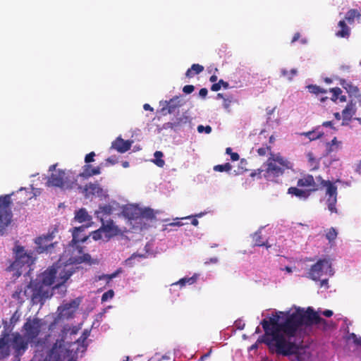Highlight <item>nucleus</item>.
I'll list each match as a JSON object with an SVG mask.
<instances>
[{"mask_svg": "<svg viewBox=\"0 0 361 361\" xmlns=\"http://www.w3.org/2000/svg\"><path fill=\"white\" fill-rule=\"evenodd\" d=\"M240 157L239 154L237 152H233L231 154V159L232 161H235L239 159Z\"/></svg>", "mask_w": 361, "mask_h": 361, "instance_id": "obj_63", "label": "nucleus"}, {"mask_svg": "<svg viewBox=\"0 0 361 361\" xmlns=\"http://www.w3.org/2000/svg\"><path fill=\"white\" fill-rule=\"evenodd\" d=\"M323 133L318 132L317 130H311L305 133H301V135H304L307 137L310 140H315L319 139L323 136Z\"/></svg>", "mask_w": 361, "mask_h": 361, "instance_id": "obj_34", "label": "nucleus"}, {"mask_svg": "<svg viewBox=\"0 0 361 361\" xmlns=\"http://www.w3.org/2000/svg\"><path fill=\"white\" fill-rule=\"evenodd\" d=\"M33 290L32 288V281L28 283L18 286L12 294V298L17 300L20 304H23L26 300L30 299L32 302Z\"/></svg>", "mask_w": 361, "mask_h": 361, "instance_id": "obj_13", "label": "nucleus"}, {"mask_svg": "<svg viewBox=\"0 0 361 361\" xmlns=\"http://www.w3.org/2000/svg\"><path fill=\"white\" fill-rule=\"evenodd\" d=\"M136 257H142V255H137L135 254L132 255L129 258H128L127 259L125 260V264L128 267H133V260Z\"/></svg>", "mask_w": 361, "mask_h": 361, "instance_id": "obj_54", "label": "nucleus"}, {"mask_svg": "<svg viewBox=\"0 0 361 361\" xmlns=\"http://www.w3.org/2000/svg\"><path fill=\"white\" fill-rule=\"evenodd\" d=\"M329 91L333 94L331 98V101L336 102L338 99L339 95L341 94L342 90L340 87L330 88Z\"/></svg>", "mask_w": 361, "mask_h": 361, "instance_id": "obj_42", "label": "nucleus"}, {"mask_svg": "<svg viewBox=\"0 0 361 361\" xmlns=\"http://www.w3.org/2000/svg\"><path fill=\"white\" fill-rule=\"evenodd\" d=\"M339 83L343 88L345 90L350 97H355L356 98L361 97L360 89L352 82H348L343 78H341L339 79Z\"/></svg>", "mask_w": 361, "mask_h": 361, "instance_id": "obj_18", "label": "nucleus"}, {"mask_svg": "<svg viewBox=\"0 0 361 361\" xmlns=\"http://www.w3.org/2000/svg\"><path fill=\"white\" fill-rule=\"evenodd\" d=\"M34 258L31 254L25 252L23 247L17 246L16 249V259L8 267L9 271H16L15 275L20 276L23 271H29L30 266L34 263Z\"/></svg>", "mask_w": 361, "mask_h": 361, "instance_id": "obj_5", "label": "nucleus"}, {"mask_svg": "<svg viewBox=\"0 0 361 361\" xmlns=\"http://www.w3.org/2000/svg\"><path fill=\"white\" fill-rule=\"evenodd\" d=\"M355 103L353 100H350L342 111L343 118L345 121H350L353 116L355 114Z\"/></svg>", "mask_w": 361, "mask_h": 361, "instance_id": "obj_22", "label": "nucleus"}, {"mask_svg": "<svg viewBox=\"0 0 361 361\" xmlns=\"http://www.w3.org/2000/svg\"><path fill=\"white\" fill-rule=\"evenodd\" d=\"M350 337L353 338V343L357 345H361V337H357L354 333L350 335Z\"/></svg>", "mask_w": 361, "mask_h": 361, "instance_id": "obj_57", "label": "nucleus"}, {"mask_svg": "<svg viewBox=\"0 0 361 361\" xmlns=\"http://www.w3.org/2000/svg\"><path fill=\"white\" fill-rule=\"evenodd\" d=\"M270 155L263 164L262 169H258V173H263V176L267 180L275 181L276 178L284 173L285 170L292 169L293 164L279 154Z\"/></svg>", "mask_w": 361, "mask_h": 361, "instance_id": "obj_3", "label": "nucleus"}, {"mask_svg": "<svg viewBox=\"0 0 361 361\" xmlns=\"http://www.w3.org/2000/svg\"><path fill=\"white\" fill-rule=\"evenodd\" d=\"M101 228L107 238L117 235L121 232V230L114 224L113 220L107 221L106 224L102 221Z\"/></svg>", "mask_w": 361, "mask_h": 361, "instance_id": "obj_16", "label": "nucleus"}, {"mask_svg": "<svg viewBox=\"0 0 361 361\" xmlns=\"http://www.w3.org/2000/svg\"><path fill=\"white\" fill-rule=\"evenodd\" d=\"M75 219L79 223L90 222L92 216L89 215L85 209L81 208L75 212Z\"/></svg>", "mask_w": 361, "mask_h": 361, "instance_id": "obj_25", "label": "nucleus"}, {"mask_svg": "<svg viewBox=\"0 0 361 361\" xmlns=\"http://www.w3.org/2000/svg\"><path fill=\"white\" fill-rule=\"evenodd\" d=\"M319 281H320V286L321 287L325 286L326 288H329L328 279H321Z\"/></svg>", "mask_w": 361, "mask_h": 361, "instance_id": "obj_62", "label": "nucleus"}, {"mask_svg": "<svg viewBox=\"0 0 361 361\" xmlns=\"http://www.w3.org/2000/svg\"><path fill=\"white\" fill-rule=\"evenodd\" d=\"M88 336L89 332L87 331H85L80 336V337L78 339H77L76 342L78 343H81L82 345H84V343L86 341Z\"/></svg>", "mask_w": 361, "mask_h": 361, "instance_id": "obj_50", "label": "nucleus"}, {"mask_svg": "<svg viewBox=\"0 0 361 361\" xmlns=\"http://www.w3.org/2000/svg\"><path fill=\"white\" fill-rule=\"evenodd\" d=\"M25 195L24 200L18 201V203L20 204H25L27 203L28 200H30L32 197V193L28 192L25 188H20L16 193V197L18 199H21L22 197Z\"/></svg>", "mask_w": 361, "mask_h": 361, "instance_id": "obj_31", "label": "nucleus"}, {"mask_svg": "<svg viewBox=\"0 0 361 361\" xmlns=\"http://www.w3.org/2000/svg\"><path fill=\"white\" fill-rule=\"evenodd\" d=\"M307 274L310 279L315 281H319L324 276H333L331 262L327 259H319L311 266Z\"/></svg>", "mask_w": 361, "mask_h": 361, "instance_id": "obj_8", "label": "nucleus"}, {"mask_svg": "<svg viewBox=\"0 0 361 361\" xmlns=\"http://www.w3.org/2000/svg\"><path fill=\"white\" fill-rule=\"evenodd\" d=\"M288 193L292 195H295L300 198L307 199L310 195L308 191H305L301 189H299L296 187H290L288 190Z\"/></svg>", "mask_w": 361, "mask_h": 361, "instance_id": "obj_30", "label": "nucleus"}, {"mask_svg": "<svg viewBox=\"0 0 361 361\" xmlns=\"http://www.w3.org/2000/svg\"><path fill=\"white\" fill-rule=\"evenodd\" d=\"M133 141L124 140L121 137H117L111 143V148L116 149L120 153H125L131 147Z\"/></svg>", "mask_w": 361, "mask_h": 361, "instance_id": "obj_17", "label": "nucleus"}, {"mask_svg": "<svg viewBox=\"0 0 361 361\" xmlns=\"http://www.w3.org/2000/svg\"><path fill=\"white\" fill-rule=\"evenodd\" d=\"M44 324V322L41 319L37 317H29L22 326L23 336L25 338L28 339V341H30V344H32L35 347L43 348L45 344L46 338H38Z\"/></svg>", "mask_w": 361, "mask_h": 361, "instance_id": "obj_4", "label": "nucleus"}, {"mask_svg": "<svg viewBox=\"0 0 361 361\" xmlns=\"http://www.w3.org/2000/svg\"><path fill=\"white\" fill-rule=\"evenodd\" d=\"M268 151H271V147L267 146L266 147H260L257 149V153L259 156H264Z\"/></svg>", "mask_w": 361, "mask_h": 361, "instance_id": "obj_55", "label": "nucleus"}, {"mask_svg": "<svg viewBox=\"0 0 361 361\" xmlns=\"http://www.w3.org/2000/svg\"><path fill=\"white\" fill-rule=\"evenodd\" d=\"M197 279V275L195 274L191 277H185L179 280L178 283L181 286H185L186 283L193 284Z\"/></svg>", "mask_w": 361, "mask_h": 361, "instance_id": "obj_41", "label": "nucleus"}, {"mask_svg": "<svg viewBox=\"0 0 361 361\" xmlns=\"http://www.w3.org/2000/svg\"><path fill=\"white\" fill-rule=\"evenodd\" d=\"M85 228V227L84 226H79V227L74 228V230H73V241H74V242H78V241L84 242V241L86 240L87 238H83L82 239H75L77 238V236H78V233L80 232V231H83Z\"/></svg>", "mask_w": 361, "mask_h": 361, "instance_id": "obj_43", "label": "nucleus"}, {"mask_svg": "<svg viewBox=\"0 0 361 361\" xmlns=\"http://www.w3.org/2000/svg\"><path fill=\"white\" fill-rule=\"evenodd\" d=\"M95 157V153L94 152H91L87 154L85 157V162L88 164L89 163L93 162L94 161V157Z\"/></svg>", "mask_w": 361, "mask_h": 361, "instance_id": "obj_52", "label": "nucleus"}, {"mask_svg": "<svg viewBox=\"0 0 361 361\" xmlns=\"http://www.w3.org/2000/svg\"><path fill=\"white\" fill-rule=\"evenodd\" d=\"M204 71V67L202 65L194 63L188 68L185 73V77L192 78L195 75H197Z\"/></svg>", "mask_w": 361, "mask_h": 361, "instance_id": "obj_29", "label": "nucleus"}, {"mask_svg": "<svg viewBox=\"0 0 361 361\" xmlns=\"http://www.w3.org/2000/svg\"><path fill=\"white\" fill-rule=\"evenodd\" d=\"M102 233H104V232L102 230V228H99L97 231H93L92 233V238L94 240H98L102 239Z\"/></svg>", "mask_w": 361, "mask_h": 361, "instance_id": "obj_49", "label": "nucleus"}, {"mask_svg": "<svg viewBox=\"0 0 361 361\" xmlns=\"http://www.w3.org/2000/svg\"><path fill=\"white\" fill-rule=\"evenodd\" d=\"M154 156L155 158L154 163L159 167H163L165 164L164 160L162 159V157L164 156L163 153L161 151H156Z\"/></svg>", "mask_w": 361, "mask_h": 361, "instance_id": "obj_36", "label": "nucleus"}, {"mask_svg": "<svg viewBox=\"0 0 361 361\" xmlns=\"http://www.w3.org/2000/svg\"><path fill=\"white\" fill-rule=\"evenodd\" d=\"M9 334L2 332L0 337V360L5 359L10 355Z\"/></svg>", "mask_w": 361, "mask_h": 361, "instance_id": "obj_14", "label": "nucleus"}, {"mask_svg": "<svg viewBox=\"0 0 361 361\" xmlns=\"http://www.w3.org/2000/svg\"><path fill=\"white\" fill-rule=\"evenodd\" d=\"M65 351L64 341L63 339L57 340L50 349L49 356L58 361L65 354Z\"/></svg>", "mask_w": 361, "mask_h": 361, "instance_id": "obj_15", "label": "nucleus"}, {"mask_svg": "<svg viewBox=\"0 0 361 361\" xmlns=\"http://www.w3.org/2000/svg\"><path fill=\"white\" fill-rule=\"evenodd\" d=\"M166 106L161 109V111L164 112L167 110L168 114H173L176 109H179L182 106V103L179 99V97L176 96L169 101H165Z\"/></svg>", "mask_w": 361, "mask_h": 361, "instance_id": "obj_19", "label": "nucleus"}, {"mask_svg": "<svg viewBox=\"0 0 361 361\" xmlns=\"http://www.w3.org/2000/svg\"><path fill=\"white\" fill-rule=\"evenodd\" d=\"M338 25L340 27V30L336 32V35L338 37L348 38L350 36V30L345 20H340Z\"/></svg>", "mask_w": 361, "mask_h": 361, "instance_id": "obj_26", "label": "nucleus"}, {"mask_svg": "<svg viewBox=\"0 0 361 361\" xmlns=\"http://www.w3.org/2000/svg\"><path fill=\"white\" fill-rule=\"evenodd\" d=\"M187 117H180L179 118H177L176 121L174 122H169L166 123V126L169 128H174L176 127L180 126L182 125V123H185L187 122Z\"/></svg>", "mask_w": 361, "mask_h": 361, "instance_id": "obj_39", "label": "nucleus"}, {"mask_svg": "<svg viewBox=\"0 0 361 361\" xmlns=\"http://www.w3.org/2000/svg\"><path fill=\"white\" fill-rule=\"evenodd\" d=\"M11 340V347L14 350V356L16 361H20V357L25 353L28 348L30 341L25 338L23 335L18 332L12 334Z\"/></svg>", "mask_w": 361, "mask_h": 361, "instance_id": "obj_11", "label": "nucleus"}, {"mask_svg": "<svg viewBox=\"0 0 361 361\" xmlns=\"http://www.w3.org/2000/svg\"><path fill=\"white\" fill-rule=\"evenodd\" d=\"M102 188L97 183H90L89 184L85 185L83 188V192L85 193V196H88L90 195H99L102 193Z\"/></svg>", "mask_w": 361, "mask_h": 361, "instance_id": "obj_23", "label": "nucleus"}, {"mask_svg": "<svg viewBox=\"0 0 361 361\" xmlns=\"http://www.w3.org/2000/svg\"><path fill=\"white\" fill-rule=\"evenodd\" d=\"M341 142L337 140L336 137H334V139L331 141V142L327 143L326 152L327 154H330L333 152L338 151L340 148Z\"/></svg>", "mask_w": 361, "mask_h": 361, "instance_id": "obj_33", "label": "nucleus"}, {"mask_svg": "<svg viewBox=\"0 0 361 361\" xmlns=\"http://www.w3.org/2000/svg\"><path fill=\"white\" fill-rule=\"evenodd\" d=\"M321 180V185L326 188V195L328 196L326 203L329 210L331 213H337L336 204L337 202V187L330 180H322L320 176L317 178Z\"/></svg>", "mask_w": 361, "mask_h": 361, "instance_id": "obj_12", "label": "nucleus"}, {"mask_svg": "<svg viewBox=\"0 0 361 361\" xmlns=\"http://www.w3.org/2000/svg\"><path fill=\"white\" fill-rule=\"evenodd\" d=\"M232 166L230 163H225L224 164H219L214 166V170L218 172H228L231 170Z\"/></svg>", "mask_w": 361, "mask_h": 361, "instance_id": "obj_38", "label": "nucleus"}, {"mask_svg": "<svg viewBox=\"0 0 361 361\" xmlns=\"http://www.w3.org/2000/svg\"><path fill=\"white\" fill-rule=\"evenodd\" d=\"M101 173L100 166L92 167L90 164H85L82 167V171L79 174V176L84 178H88L94 175Z\"/></svg>", "mask_w": 361, "mask_h": 361, "instance_id": "obj_20", "label": "nucleus"}, {"mask_svg": "<svg viewBox=\"0 0 361 361\" xmlns=\"http://www.w3.org/2000/svg\"><path fill=\"white\" fill-rule=\"evenodd\" d=\"M361 17L360 13L357 9H350L345 14V20L349 23H353L355 18H360Z\"/></svg>", "mask_w": 361, "mask_h": 361, "instance_id": "obj_32", "label": "nucleus"}, {"mask_svg": "<svg viewBox=\"0 0 361 361\" xmlns=\"http://www.w3.org/2000/svg\"><path fill=\"white\" fill-rule=\"evenodd\" d=\"M195 90V87L192 85H185L183 88V92L185 94H190Z\"/></svg>", "mask_w": 361, "mask_h": 361, "instance_id": "obj_56", "label": "nucleus"}, {"mask_svg": "<svg viewBox=\"0 0 361 361\" xmlns=\"http://www.w3.org/2000/svg\"><path fill=\"white\" fill-rule=\"evenodd\" d=\"M78 305L76 304L75 300H72L70 302L65 303L58 307V311L59 312V314L61 317H68L72 313V312H69V310L72 308L75 309L77 307Z\"/></svg>", "mask_w": 361, "mask_h": 361, "instance_id": "obj_24", "label": "nucleus"}, {"mask_svg": "<svg viewBox=\"0 0 361 361\" xmlns=\"http://www.w3.org/2000/svg\"><path fill=\"white\" fill-rule=\"evenodd\" d=\"M298 187H313L311 191H317L318 188H316L315 181L314 177L312 175H306L302 178H300L297 183Z\"/></svg>", "mask_w": 361, "mask_h": 361, "instance_id": "obj_21", "label": "nucleus"}, {"mask_svg": "<svg viewBox=\"0 0 361 361\" xmlns=\"http://www.w3.org/2000/svg\"><path fill=\"white\" fill-rule=\"evenodd\" d=\"M73 273L74 270L72 268H68L67 266L61 269V267L53 265L42 273L35 281L49 286L56 282V283L53 286L52 290L61 288L65 292L66 289L64 283Z\"/></svg>", "mask_w": 361, "mask_h": 361, "instance_id": "obj_2", "label": "nucleus"}, {"mask_svg": "<svg viewBox=\"0 0 361 361\" xmlns=\"http://www.w3.org/2000/svg\"><path fill=\"white\" fill-rule=\"evenodd\" d=\"M121 272V269H118L111 274H102L101 276H99L97 280L100 281V280L105 279V280H106V282L109 283L111 279H113L114 278L117 276L118 274Z\"/></svg>", "mask_w": 361, "mask_h": 361, "instance_id": "obj_37", "label": "nucleus"}, {"mask_svg": "<svg viewBox=\"0 0 361 361\" xmlns=\"http://www.w3.org/2000/svg\"><path fill=\"white\" fill-rule=\"evenodd\" d=\"M322 319L312 307L306 310L298 307L292 313L278 312L269 319H264L262 325L264 334L261 342L268 345L269 350L283 356L297 355L299 360V345L291 341L298 330L303 326L317 324Z\"/></svg>", "mask_w": 361, "mask_h": 361, "instance_id": "obj_1", "label": "nucleus"}, {"mask_svg": "<svg viewBox=\"0 0 361 361\" xmlns=\"http://www.w3.org/2000/svg\"><path fill=\"white\" fill-rule=\"evenodd\" d=\"M123 212L129 219H137L140 216V209L133 206L124 208Z\"/></svg>", "mask_w": 361, "mask_h": 361, "instance_id": "obj_28", "label": "nucleus"}, {"mask_svg": "<svg viewBox=\"0 0 361 361\" xmlns=\"http://www.w3.org/2000/svg\"><path fill=\"white\" fill-rule=\"evenodd\" d=\"M219 82L221 85V87H223L224 89H228L229 87L228 82L224 81L222 79H221Z\"/></svg>", "mask_w": 361, "mask_h": 361, "instance_id": "obj_64", "label": "nucleus"}, {"mask_svg": "<svg viewBox=\"0 0 361 361\" xmlns=\"http://www.w3.org/2000/svg\"><path fill=\"white\" fill-rule=\"evenodd\" d=\"M20 315L18 314V311H16L10 319V323L13 325V326L17 323L19 320Z\"/></svg>", "mask_w": 361, "mask_h": 361, "instance_id": "obj_53", "label": "nucleus"}, {"mask_svg": "<svg viewBox=\"0 0 361 361\" xmlns=\"http://www.w3.org/2000/svg\"><path fill=\"white\" fill-rule=\"evenodd\" d=\"M91 259V256L89 254H83L82 256L75 259L73 262L80 264L82 262H90Z\"/></svg>", "mask_w": 361, "mask_h": 361, "instance_id": "obj_46", "label": "nucleus"}, {"mask_svg": "<svg viewBox=\"0 0 361 361\" xmlns=\"http://www.w3.org/2000/svg\"><path fill=\"white\" fill-rule=\"evenodd\" d=\"M197 129L199 133H205L206 134H209L212 130V127L210 126H204L202 125H200L197 126Z\"/></svg>", "mask_w": 361, "mask_h": 361, "instance_id": "obj_48", "label": "nucleus"}, {"mask_svg": "<svg viewBox=\"0 0 361 361\" xmlns=\"http://www.w3.org/2000/svg\"><path fill=\"white\" fill-rule=\"evenodd\" d=\"M99 210L101 212L105 214H111L113 209L111 205H104L103 207H100Z\"/></svg>", "mask_w": 361, "mask_h": 361, "instance_id": "obj_51", "label": "nucleus"}, {"mask_svg": "<svg viewBox=\"0 0 361 361\" xmlns=\"http://www.w3.org/2000/svg\"><path fill=\"white\" fill-rule=\"evenodd\" d=\"M140 216L147 219H153L155 218L154 210L151 208H145L142 211L140 210Z\"/></svg>", "mask_w": 361, "mask_h": 361, "instance_id": "obj_35", "label": "nucleus"}, {"mask_svg": "<svg viewBox=\"0 0 361 361\" xmlns=\"http://www.w3.org/2000/svg\"><path fill=\"white\" fill-rule=\"evenodd\" d=\"M307 89L310 93L318 94L319 93H326V90L324 88H322L319 86L316 85H310L307 87Z\"/></svg>", "mask_w": 361, "mask_h": 361, "instance_id": "obj_40", "label": "nucleus"}, {"mask_svg": "<svg viewBox=\"0 0 361 361\" xmlns=\"http://www.w3.org/2000/svg\"><path fill=\"white\" fill-rule=\"evenodd\" d=\"M207 92H208L207 89L204 87V88L200 89V90L199 92V95L200 97H202V98H204L207 95Z\"/></svg>", "mask_w": 361, "mask_h": 361, "instance_id": "obj_60", "label": "nucleus"}, {"mask_svg": "<svg viewBox=\"0 0 361 361\" xmlns=\"http://www.w3.org/2000/svg\"><path fill=\"white\" fill-rule=\"evenodd\" d=\"M56 164L49 166V171H54L47 180V185L60 188H72L74 181L69 178L68 173L64 170H55Z\"/></svg>", "mask_w": 361, "mask_h": 361, "instance_id": "obj_7", "label": "nucleus"}, {"mask_svg": "<svg viewBox=\"0 0 361 361\" xmlns=\"http://www.w3.org/2000/svg\"><path fill=\"white\" fill-rule=\"evenodd\" d=\"M221 89V85L219 82H215L214 83L211 87V90L213 92H217Z\"/></svg>", "mask_w": 361, "mask_h": 361, "instance_id": "obj_58", "label": "nucleus"}, {"mask_svg": "<svg viewBox=\"0 0 361 361\" xmlns=\"http://www.w3.org/2000/svg\"><path fill=\"white\" fill-rule=\"evenodd\" d=\"M114 296V292L113 290H109L105 292L102 296V302H106L109 299H112Z\"/></svg>", "mask_w": 361, "mask_h": 361, "instance_id": "obj_47", "label": "nucleus"}, {"mask_svg": "<svg viewBox=\"0 0 361 361\" xmlns=\"http://www.w3.org/2000/svg\"><path fill=\"white\" fill-rule=\"evenodd\" d=\"M106 162L114 165L117 162V159L115 157H111L106 159Z\"/></svg>", "mask_w": 361, "mask_h": 361, "instance_id": "obj_61", "label": "nucleus"}, {"mask_svg": "<svg viewBox=\"0 0 361 361\" xmlns=\"http://www.w3.org/2000/svg\"><path fill=\"white\" fill-rule=\"evenodd\" d=\"M337 237V232L334 228H331L326 234V238L329 242L334 240Z\"/></svg>", "mask_w": 361, "mask_h": 361, "instance_id": "obj_45", "label": "nucleus"}, {"mask_svg": "<svg viewBox=\"0 0 361 361\" xmlns=\"http://www.w3.org/2000/svg\"><path fill=\"white\" fill-rule=\"evenodd\" d=\"M56 233H57V229L54 228L51 231H48L47 233L35 238V250L37 253L47 252L54 247L56 243H53V240L55 238Z\"/></svg>", "mask_w": 361, "mask_h": 361, "instance_id": "obj_9", "label": "nucleus"}, {"mask_svg": "<svg viewBox=\"0 0 361 361\" xmlns=\"http://www.w3.org/2000/svg\"><path fill=\"white\" fill-rule=\"evenodd\" d=\"M252 242L255 246H265L267 248L271 247V245L268 244V240H264L261 231H258L255 232L252 236Z\"/></svg>", "mask_w": 361, "mask_h": 361, "instance_id": "obj_27", "label": "nucleus"}, {"mask_svg": "<svg viewBox=\"0 0 361 361\" xmlns=\"http://www.w3.org/2000/svg\"><path fill=\"white\" fill-rule=\"evenodd\" d=\"M231 103V99L225 98V99H224L223 106L226 109H228Z\"/></svg>", "mask_w": 361, "mask_h": 361, "instance_id": "obj_59", "label": "nucleus"}, {"mask_svg": "<svg viewBox=\"0 0 361 361\" xmlns=\"http://www.w3.org/2000/svg\"><path fill=\"white\" fill-rule=\"evenodd\" d=\"M281 72V75L286 77L289 80H291L293 77L297 74V70L295 68L291 69L290 72L286 69H282Z\"/></svg>", "mask_w": 361, "mask_h": 361, "instance_id": "obj_44", "label": "nucleus"}, {"mask_svg": "<svg viewBox=\"0 0 361 361\" xmlns=\"http://www.w3.org/2000/svg\"><path fill=\"white\" fill-rule=\"evenodd\" d=\"M11 195H0V235H4L13 221Z\"/></svg>", "mask_w": 361, "mask_h": 361, "instance_id": "obj_6", "label": "nucleus"}, {"mask_svg": "<svg viewBox=\"0 0 361 361\" xmlns=\"http://www.w3.org/2000/svg\"><path fill=\"white\" fill-rule=\"evenodd\" d=\"M32 288L33 290L32 305L43 304L47 298L52 295L50 286L40 282L32 281Z\"/></svg>", "mask_w": 361, "mask_h": 361, "instance_id": "obj_10", "label": "nucleus"}]
</instances>
